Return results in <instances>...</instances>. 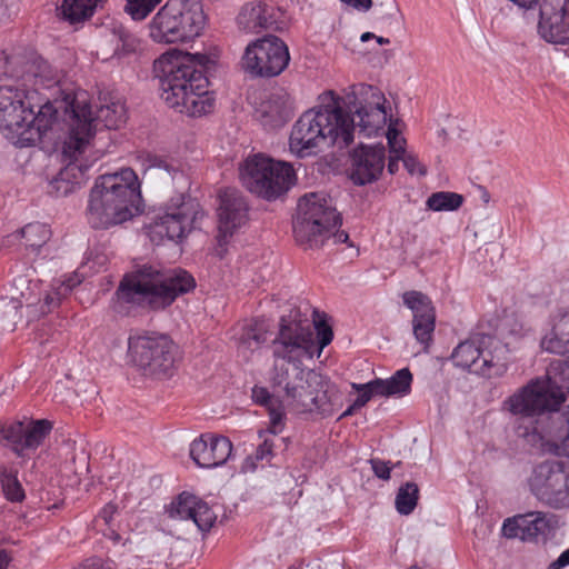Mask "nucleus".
Here are the masks:
<instances>
[{"label":"nucleus","mask_w":569,"mask_h":569,"mask_svg":"<svg viewBox=\"0 0 569 569\" xmlns=\"http://www.w3.org/2000/svg\"><path fill=\"white\" fill-rule=\"evenodd\" d=\"M240 178L251 193L271 201L290 189L296 174L289 163L257 154L248 158L241 166Z\"/></svg>","instance_id":"ddd939ff"},{"label":"nucleus","mask_w":569,"mask_h":569,"mask_svg":"<svg viewBox=\"0 0 569 569\" xmlns=\"http://www.w3.org/2000/svg\"><path fill=\"white\" fill-rule=\"evenodd\" d=\"M531 493L543 505L562 509L569 507V475L558 461L537 465L528 480Z\"/></svg>","instance_id":"aec40b11"},{"label":"nucleus","mask_w":569,"mask_h":569,"mask_svg":"<svg viewBox=\"0 0 569 569\" xmlns=\"http://www.w3.org/2000/svg\"><path fill=\"white\" fill-rule=\"evenodd\" d=\"M341 2L362 11H368L372 7V0H341Z\"/></svg>","instance_id":"4d7b16f0"},{"label":"nucleus","mask_w":569,"mask_h":569,"mask_svg":"<svg viewBox=\"0 0 569 569\" xmlns=\"http://www.w3.org/2000/svg\"><path fill=\"white\" fill-rule=\"evenodd\" d=\"M129 357L144 376L171 377L176 370L178 347L167 336H137L128 340Z\"/></svg>","instance_id":"2eb2a0df"},{"label":"nucleus","mask_w":569,"mask_h":569,"mask_svg":"<svg viewBox=\"0 0 569 569\" xmlns=\"http://www.w3.org/2000/svg\"><path fill=\"white\" fill-rule=\"evenodd\" d=\"M293 113V102L289 93L280 89L269 94L262 101L258 114L264 128L277 129L282 127Z\"/></svg>","instance_id":"c85d7f7f"},{"label":"nucleus","mask_w":569,"mask_h":569,"mask_svg":"<svg viewBox=\"0 0 569 569\" xmlns=\"http://www.w3.org/2000/svg\"><path fill=\"white\" fill-rule=\"evenodd\" d=\"M54 123L49 99L36 101V94L27 88L0 87V131L14 146L36 144Z\"/></svg>","instance_id":"423d86ee"},{"label":"nucleus","mask_w":569,"mask_h":569,"mask_svg":"<svg viewBox=\"0 0 569 569\" xmlns=\"http://www.w3.org/2000/svg\"><path fill=\"white\" fill-rule=\"evenodd\" d=\"M386 98L372 86L360 84L348 96L349 110L345 114L353 120L355 132L370 138L385 131L388 113Z\"/></svg>","instance_id":"f3484780"},{"label":"nucleus","mask_w":569,"mask_h":569,"mask_svg":"<svg viewBox=\"0 0 569 569\" xmlns=\"http://www.w3.org/2000/svg\"><path fill=\"white\" fill-rule=\"evenodd\" d=\"M170 518L192 521L199 531L208 532L217 520L211 507L194 495L182 492L168 509Z\"/></svg>","instance_id":"a878e982"},{"label":"nucleus","mask_w":569,"mask_h":569,"mask_svg":"<svg viewBox=\"0 0 569 569\" xmlns=\"http://www.w3.org/2000/svg\"><path fill=\"white\" fill-rule=\"evenodd\" d=\"M194 287L196 280L187 270H161L144 264L120 281L114 292V309L126 315L131 308L163 310L180 295L190 292Z\"/></svg>","instance_id":"39448f33"},{"label":"nucleus","mask_w":569,"mask_h":569,"mask_svg":"<svg viewBox=\"0 0 569 569\" xmlns=\"http://www.w3.org/2000/svg\"><path fill=\"white\" fill-rule=\"evenodd\" d=\"M267 333L268 329L263 321L251 320L242 328L237 345L238 353L247 360L250 359L253 352L267 341Z\"/></svg>","instance_id":"c756f323"},{"label":"nucleus","mask_w":569,"mask_h":569,"mask_svg":"<svg viewBox=\"0 0 569 569\" xmlns=\"http://www.w3.org/2000/svg\"><path fill=\"white\" fill-rule=\"evenodd\" d=\"M251 397L256 403L270 408L272 397L267 388L258 386L253 387Z\"/></svg>","instance_id":"8fccbe9b"},{"label":"nucleus","mask_w":569,"mask_h":569,"mask_svg":"<svg viewBox=\"0 0 569 569\" xmlns=\"http://www.w3.org/2000/svg\"><path fill=\"white\" fill-rule=\"evenodd\" d=\"M204 217L199 202L191 197L180 194L167 204L163 214L152 223L150 238L152 241L179 242L198 227V221Z\"/></svg>","instance_id":"dca6fc26"},{"label":"nucleus","mask_w":569,"mask_h":569,"mask_svg":"<svg viewBox=\"0 0 569 569\" xmlns=\"http://www.w3.org/2000/svg\"><path fill=\"white\" fill-rule=\"evenodd\" d=\"M117 510L118 508L116 505L111 502L107 503L99 512L97 521L102 520L104 525L110 526L113 520V516L117 513Z\"/></svg>","instance_id":"603ef678"},{"label":"nucleus","mask_w":569,"mask_h":569,"mask_svg":"<svg viewBox=\"0 0 569 569\" xmlns=\"http://www.w3.org/2000/svg\"><path fill=\"white\" fill-rule=\"evenodd\" d=\"M31 281L26 277L20 276L13 280L14 293L11 296V301L14 302V309L22 306H33L38 300L37 295L30 288Z\"/></svg>","instance_id":"4c0bfd02"},{"label":"nucleus","mask_w":569,"mask_h":569,"mask_svg":"<svg viewBox=\"0 0 569 569\" xmlns=\"http://www.w3.org/2000/svg\"><path fill=\"white\" fill-rule=\"evenodd\" d=\"M162 0H127L124 11L136 21L146 19Z\"/></svg>","instance_id":"a19ab883"},{"label":"nucleus","mask_w":569,"mask_h":569,"mask_svg":"<svg viewBox=\"0 0 569 569\" xmlns=\"http://www.w3.org/2000/svg\"><path fill=\"white\" fill-rule=\"evenodd\" d=\"M83 569H111L108 566H104L102 563L92 562L91 565L86 566Z\"/></svg>","instance_id":"e2e57ef3"},{"label":"nucleus","mask_w":569,"mask_h":569,"mask_svg":"<svg viewBox=\"0 0 569 569\" xmlns=\"http://www.w3.org/2000/svg\"><path fill=\"white\" fill-rule=\"evenodd\" d=\"M341 224V217L325 192H310L299 199L293 219V234L305 249H318Z\"/></svg>","instance_id":"1a4fd4ad"},{"label":"nucleus","mask_w":569,"mask_h":569,"mask_svg":"<svg viewBox=\"0 0 569 569\" xmlns=\"http://www.w3.org/2000/svg\"><path fill=\"white\" fill-rule=\"evenodd\" d=\"M0 482L4 497L11 502H21L26 495L17 478V471L0 467Z\"/></svg>","instance_id":"f704fd0d"},{"label":"nucleus","mask_w":569,"mask_h":569,"mask_svg":"<svg viewBox=\"0 0 569 569\" xmlns=\"http://www.w3.org/2000/svg\"><path fill=\"white\" fill-rule=\"evenodd\" d=\"M23 429L22 421H14L9 425H0V442L6 441L12 445V450L22 457L23 445Z\"/></svg>","instance_id":"58836bf2"},{"label":"nucleus","mask_w":569,"mask_h":569,"mask_svg":"<svg viewBox=\"0 0 569 569\" xmlns=\"http://www.w3.org/2000/svg\"><path fill=\"white\" fill-rule=\"evenodd\" d=\"M282 12L262 1L247 3L237 17L239 28L247 32H260L261 30H280Z\"/></svg>","instance_id":"cd10ccee"},{"label":"nucleus","mask_w":569,"mask_h":569,"mask_svg":"<svg viewBox=\"0 0 569 569\" xmlns=\"http://www.w3.org/2000/svg\"><path fill=\"white\" fill-rule=\"evenodd\" d=\"M6 14V6L3 4V1L0 0V19Z\"/></svg>","instance_id":"338daca9"},{"label":"nucleus","mask_w":569,"mask_h":569,"mask_svg":"<svg viewBox=\"0 0 569 569\" xmlns=\"http://www.w3.org/2000/svg\"><path fill=\"white\" fill-rule=\"evenodd\" d=\"M386 164V149L382 144H359L350 153L349 178L357 186L377 181Z\"/></svg>","instance_id":"5701e85b"},{"label":"nucleus","mask_w":569,"mask_h":569,"mask_svg":"<svg viewBox=\"0 0 569 569\" xmlns=\"http://www.w3.org/2000/svg\"><path fill=\"white\" fill-rule=\"evenodd\" d=\"M355 123L345 114L341 98L332 91L305 111L293 123L289 149L298 158L315 156L325 148H346L353 142Z\"/></svg>","instance_id":"20e7f679"},{"label":"nucleus","mask_w":569,"mask_h":569,"mask_svg":"<svg viewBox=\"0 0 569 569\" xmlns=\"http://www.w3.org/2000/svg\"><path fill=\"white\" fill-rule=\"evenodd\" d=\"M378 19L386 26H392L399 22L401 18L400 9L396 0H386L377 6Z\"/></svg>","instance_id":"37998d69"},{"label":"nucleus","mask_w":569,"mask_h":569,"mask_svg":"<svg viewBox=\"0 0 569 569\" xmlns=\"http://www.w3.org/2000/svg\"><path fill=\"white\" fill-rule=\"evenodd\" d=\"M463 197L456 192L439 191L427 199V207L433 211H453L461 207Z\"/></svg>","instance_id":"e433bc0d"},{"label":"nucleus","mask_w":569,"mask_h":569,"mask_svg":"<svg viewBox=\"0 0 569 569\" xmlns=\"http://www.w3.org/2000/svg\"><path fill=\"white\" fill-rule=\"evenodd\" d=\"M408 569H421V568H420V567H418V566H411V567H409Z\"/></svg>","instance_id":"774afa93"},{"label":"nucleus","mask_w":569,"mask_h":569,"mask_svg":"<svg viewBox=\"0 0 569 569\" xmlns=\"http://www.w3.org/2000/svg\"><path fill=\"white\" fill-rule=\"evenodd\" d=\"M64 296L63 292L60 291H52L46 295L44 297V307H42V313L50 312L53 308H56L61 300V297Z\"/></svg>","instance_id":"3c124183"},{"label":"nucleus","mask_w":569,"mask_h":569,"mask_svg":"<svg viewBox=\"0 0 569 569\" xmlns=\"http://www.w3.org/2000/svg\"><path fill=\"white\" fill-rule=\"evenodd\" d=\"M71 129H68L62 143V162L64 167L51 182L52 187L60 196H67L74 191L87 180L89 166L80 161V156L88 148L92 140V128L90 122L84 119L79 120L74 114Z\"/></svg>","instance_id":"4468645a"},{"label":"nucleus","mask_w":569,"mask_h":569,"mask_svg":"<svg viewBox=\"0 0 569 569\" xmlns=\"http://www.w3.org/2000/svg\"><path fill=\"white\" fill-rule=\"evenodd\" d=\"M558 516L550 512L531 511L508 518L502 526L507 538H518L526 542H546L548 537L559 528Z\"/></svg>","instance_id":"4be33fe9"},{"label":"nucleus","mask_w":569,"mask_h":569,"mask_svg":"<svg viewBox=\"0 0 569 569\" xmlns=\"http://www.w3.org/2000/svg\"><path fill=\"white\" fill-rule=\"evenodd\" d=\"M538 31L548 42H568L569 0H543L540 4Z\"/></svg>","instance_id":"b1692460"},{"label":"nucleus","mask_w":569,"mask_h":569,"mask_svg":"<svg viewBox=\"0 0 569 569\" xmlns=\"http://www.w3.org/2000/svg\"><path fill=\"white\" fill-rule=\"evenodd\" d=\"M14 236L24 239L27 249L38 251L49 241L51 230L44 223L31 222L18 230Z\"/></svg>","instance_id":"473e14b6"},{"label":"nucleus","mask_w":569,"mask_h":569,"mask_svg":"<svg viewBox=\"0 0 569 569\" xmlns=\"http://www.w3.org/2000/svg\"><path fill=\"white\" fill-rule=\"evenodd\" d=\"M6 73L21 81L23 87H33L29 91L36 94V101L42 100L46 102L49 99L53 107L54 122L58 112H63L61 100L67 94L76 93L62 88V71L52 67L47 60L37 54L7 57Z\"/></svg>","instance_id":"9b49d317"},{"label":"nucleus","mask_w":569,"mask_h":569,"mask_svg":"<svg viewBox=\"0 0 569 569\" xmlns=\"http://www.w3.org/2000/svg\"><path fill=\"white\" fill-rule=\"evenodd\" d=\"M375 38H376V34H373L372 32H365L361 34L360 40L362 42H366V41H368L370 39H375Z\"/></svg>","instance_id":"0e129e2a"},{"label":"nucleus","mask_w":569,"mask_h":569,"mask_svg":"<svg viewBox=\"0 0 569 569\" xmlns=\"http://www.w3.org/2000/svg\"><path fill=\"white\" fill-rule=\"evenodd\" d=\"M333 338L331 327L313 320L293 309L282 316L279 331L271 341L273 366L270 376L273 391L288 408L298 412H318L332 416L342 407V397L337 387L321 375L302 366L305 358L320 356Z\"/></svg>","instance_id":"f257e3e1"},{"label":"nucleus","mask_w":569,"mask_h":569,"mask_svg":"<svg viewBox=\"0 0 569 569\" xmlns=\"http://www.w3.org/2000/svg\"><path fill=\"white\" fill-rule=\"evenodd\" d=\"M511 413L525 423L517 426L519 437L532 445L541 442L556 456L569 457V410L560 412L556 407Z\"/></svg>","instance_id":"f8f14e48"},{"label":"nucleus","mask_w":569,"mask_h":569,"mask_svg":"<svg viewBox=\"0 0 569 569\" xmlns=\"http://www.w3.org/2000/svg\"><path fill=\"white\" fill-rule=\"evenodd\" d=\"M270 409V412H269V416H270V428L268 429V432H270L271 435H277L279 429L278 427L281 425V421H282V412L279 411V410H276L273 408H269Z\"/></svg>","instance_id":"864d4df0"},{"label":"nucleus","mask_w":569,"mask_h":569,"mask_svg":"<svg viewBox=\"0 0 569 569\" xmlns=\"http://www.w3.org/2000/svg\"><path fill=\"white\" fill-rule=\"evenodd\" d=\"M204 26L200 0H167L149 22V36L157 43L186 42L200 36Z\"/></svg>","instance_id":"9d476101"},{"label":"nucleus","mask_w":569,"mask_h":569,"mask_svg":"<svg viewBox=\"0 0 569 569\" xmlns=\"http://www.w3.org/2000/svg\"><path fill=\"white\" fill-rule=\"evenodd\" d=\"M330 238H333L336 243H346L349 240V234L346 231L332 230Z\"/></svg>","instance_id":"bf43d9fd"},{"label":"nucleus","mask_w":569,"mask_h":569,"mask_svg":"<svg viewBox=\"0 0 569 569\" xmlns=\"http://www.w3.org/2000/svg\"><path fill=\"white\" fill-rule=\"evenodd\" d=\"M386 136L388 140V146L390 148V152L395 154H403L406 140L405 138L400 137V132L395 127L393 122L389 123Z\"/></svg>","instance_id":"a18cd8bd"},{"label":"nucleus","mask_w":569,"mask_h":569,"mask_svg":"<svg viewBox=\"0 0 569 569\" xmlns=\"http://www.w3.org/2000/svg\"><path fill=\"white\" fill-rule=\"evenodd\" d=\"M403 303L412 311V331L418 342L427 350L432 341L436 327V312L431 300L420 291L411 290L402 295Z\"/></svg>","instance_id":"393cba45"},{"label":"nucleus","mask_w":569,"mask_h":569,"mask_svg":"<svg viewBox=\"0 0 569 569\" xmlns=\"http://www.w3.org/2000/svg\"><path fill=\"white\" fill-rule=\"evenodd\" d=\"M100 0H63L59 10L70 23L83 21L91 17Z\"/></svg>","instance_id":"2f4dec72"},{"label":"nucleus","mask_w":569,"mask_h":569,"mask_svg":"<svg viewBox=\"0 0 569 569\" xmlns=\"http://www.w3.org/2000/svg\"><path fill=\"white\" fill-rule=\"evenodd\" d=\"M370 465L376 477L386 481L390 479L391 467L389 462L381 459H370Z\"/></svg>","instance_id":"09e8293b"},{"label":"nucleus","mask_w":569,"mask_h":569,"mask_svg":"<svg viewBox=\"0 0 569 569\" xmlns=\"http://www.w3.org/2000/svg\"><path fill=\"white\" fill-rule=\"evenodd\" d=\"M81 281H82V279L77 273H74L73 276H70L66 280L62 281L60 290L63 292V295H67L74 287L80 284Z\"/></svg>","instance_id":"5fc2aeb1"},{"label":"nucleus","mask_w":569,"mask_h":569,"mask_svg":"<svg viewBox=\"0 0 569 569\" xmlns=\"http://www.w3.org/2000/svg\"><path fill=\"white\" fill-rule=\"evenodd\" d=\"M273 440L264 438L263 441L257 447L254 453L246 459V463H250L251 468L257 467V462H269L273 456Z\"/></svg>","instance_id":"c03bdc74"},{"label":"nucleus","mask_w":569,"mask_h":569,"mask_svg":"<svg viewBox=\"0 0 569 569\" xmlns=\"http://www.w3.org/2000/svg\"><path fill=\"white\" fill-rule=\"evenodd\" d=\"M376 382L381 383V397L405 396L410 391L412 375L408 368H402L389 379L376 378Z\"/></svg>","instance_id":"7c9ffc66"},{"label":"nucleus","mask_w":569,"mask_h":569,"mask_svg":"<svg viewBox=\"0 0 569 569\" xmlns=\"http://www.w3.org/2000/svg\"><path fill=\"white\" fill-rule=\"evenodd\" d=\"M231 441L223 436L201 435L190 445V457L201 468H216L227 462Z\"/></svg>","instance_id":"bb28decb"},{"label":"nucleus","mask_w":569,"mask_h":569,"mask_svg":"<svg viewBox=\"0 0 569 569\" xmlns=\"http://www.w3.org/2000/svg\"><path fill=\"white\" fill-rule=\"evenodd\" d=\"M61 107H63V117L68 129H71V124L76 120L73 116L77 114L79 120L82 121L84 119L90 122L92 138L98 130L99 123H102L107 129H118L126 121V107L120 100H110L101 104L93 113L86 91L67 94L61 100Z\"/></svg>","instance_id":"6ab92c4d"},{"label":"nucleus","mask_w":569,"mask_h":569,"mask_svg":"<svg viewBox=\"0 0 569 569\" xmlns=\"http://www.w3.org/2000/svg\"><path fill=\"white\" fill-rule=\"evenodd\" d=\"M402 154H395L391 156L388 162V171L390 174H395L398 171L399 168V159Z\"/></svg>","instance_id":"13d9d810"},{"label":"nucleus","mask_w":569,"mask_h":569,"mask_svg":"<svg viewBox=\"0 0 569 569\" xmlns=\"http://www.w3.org/2000/svg\"><path fill=\"white\" fill-rule=\"evenodd\" d=\"M567 566H569V548L552 561L548 569H562Z\"/></svg>","instance_id":"6e6d98bb"},{"label":"nucleus","mask_w":569,"mask_h":569,"mask_svg":"<svg viewBox=\"0 0 569 569\" xmlns=\"http://www.w3.org/2000/svg\"><path fill=\"white\" fill-rule=\"evenodd\" d=\"M540 346L547 352L568 356L552 361L546 377L530 380L511 395L503 402L510 412L556 408L566 399L565 390L569 391V311L553 318L551 329L542 337Z\"/></svg>","instance_id":"7ed1b4c3"},{"label":"nucleus","mask_w":569,"mask_h":569,"mask_svg":"<svg viewBox=\"0 0 569 569\" xmlns=\"http://www.w3.org/2000/svg\"><path fill=\"white\" fill-rule=\"evenodd\" d=\"M209 58L172 50L154 61L160 79L161 98L180 113L201 117L212 111L214 98L208 90L206 76Z\"/></svg>","instance_id":"f03ea898"},{"label":"nucleus","mask_w":569,"mask_h":569,"mask_svg":"<svg viewBox=\"0 0 569 569\" xmlns=\"http://www.w3.org/2000/svg\"><path fill=\"white\" fill-rule=\"evenodd\" d=\"M403 166L410 174L425 176L426 167L418 160L416 156L407 154L402 159Z\"/></svg>","instance_id":"de8ad7c7"},{"label":"nucleus","mask_w":569,"mask_h":569,"mask_svg":"<svg viewBox=\"0 0 569 569\" xmlns=\"http://www.w3.org/2000/svg\"><path fill=\"white\" fill-rule=\"evenodd\" d=\"M52 423L47 419H40L24 425L22 452L28 449H37L50 433Z\"/></svg>","instance_id":"72a5a7b5"},{"label":"nucleus","mask_w":569,"mask_h":569,"mask_svg":"<svg viewBox=\"0 0 569 569\" xmlns=\"http://www.w3.org/2000/svg\"><path fill=\"white\" fill-rule=\"evenodd\" d=\"M352 389L359 392V396L355 400L356 406L359 408L365 407L373 396H381V391L379 387H381L380 382H376V379L367 382V383H351Z\"/></svg>","instance_id":"79ce46f5"},{"label":"nucleus","mask_w":569,"mask_h":569,"mask_svg":"<svg viewBox=\"0 0 569 569\" xmlns=\"http://www.w3.org/2000/svg\"><path fill=\"white\" fill-rule=\"evenodd\" d=\"M140 203L138 177L132 169L123 168L96 179L89 196L87 219L94 229H108L138 214Z\"/></svg>","instance_id":"0eeeda50"},{"label":"nucleus","mask_w":569,"mask_h":569,"mask_svg":"<svg viewBox=\"0 0 569 569\" xmlns=\"http://www.w3.org/2000/svg\"><path fill=\"white\" fill-rule=\"evenodd\" d=\"M376 41L379 43V44H388L390 42V40L388 38H383V37H378L376 36Z\"/></svg>","instance_id":"69168bd1"},{"label":"nucleus","mask_w":569,"mask_h":569,"mask_svg":"<svg viewBox=\"0 0 569 569\" xmlns=\"http://www.w3.org/2000/svg\"><path fill=\"white\" fill-rule=\"evenodd\" d=\"M287 44L276 36H266L250 42L242 56V69L253 76L271 78L279 76L289 64Z\"/></svg>","instance_id":"a211bd4d"},{"label":"nucleus","mask_w":569,"mask_h":569,"mask_svg":"<svg viewBox=\"0 0 569 569\" xmlns=\"http://www.w3.org/2000/svg\"><path fill=\"white\" fill-rule=\"evenodd\" d=\"M112 36L117 43L114 49L116 54H129L134 52L139 46L138 38L122 26L114 27L112 30Z\"/></svg>","instance_id":"ea45409f"},{"label":"nucleus","mask_w":569,"mask_h":569,"mask_svg":"<svg viewBox=\"0 0 569 569\" xmlns=\"http://www.w3.org/2000/svg\"><path fill=\"white\" fill-rule=\"evenodd\" d=\"M419 488L415 482L402 485L396 496V509L400 515H410L418 502Z\"/></svg>","instance_id":"c9c22d12"},{"label":"nucleus","mask_w":569,"mask_h":569,"mask_svg":"<svg viewBox=\"0 0 569 569\" xmlns=\"http://www.w3.org/2000/svg\"><path fill=\"white\" fill-rule=\"evenodd\" d=\"M148 170L152 174L163 173L164 176H168V177H172L173 173H176L178 171L177 167H174L171 162H169L166 159L158 158V157H154L151 160V164L149 166Z\"/></svg>","instance_id":"49530a36"},{"label":"nucleus","mask_w":569,"mask_h":569,"mask_svg":"<svg viewBox=\"0 0 569 569\" xmlns=\"http://www.w3.org/2000/svg\"><path fill=\"white\" fill-rule=\"evenodd\" d=\"M358 409H360L359 407L356 406V402L353 401L352 405H350L341 415L340 417L338 418V420H341L343 418H347L349 416H352Z\"/></svg>","instance_id":"680f3d73"},{"label":"nucleus","mask_w":569,"mask_h":569,"mask_svg":"<svg viewBox=\"0 0 569 569\" xmlns=\"http://www.w3.org/2000/svg\"><path fill=\"white\" fill-rule=\"evenodd\" d=\"M515 321H506L499 329V338L486 333H477L460 342L451 358L457 367L468 369L481 376H499L507 369L508 353L511 342L507 340L506 329L510 335H517Z\"/></svg>","instance_id":"6e6552de"},{"label":"nucleus","mask_w":569,"mask_h":569,"mask_svg":"<svg viewBox=\"0 0 569 569\" xmlns=\"http://www.w3.org/2000/svg\"><path fill=\"white\" fill-rule=\"evenodd\" d=\"M249 220V204L236 189H226L219 194L217 254L222 258L230 238Z\"/></svg>","instance_id":"412c9836"},{"label":"nucleus","mask_w":569,"mask_h":569,"mask_svg":"<svg viewBox=\"0 0 569 569\" xmlns=\"http://www.w3.org/2000/svg\"><path fill=\"white\" fill-rule=\"evenodd\" d=\"M11 557L8 551L6 549H0V569H8Z\"/></svg>","instance_id":"052dcab7"}]
</instances>
